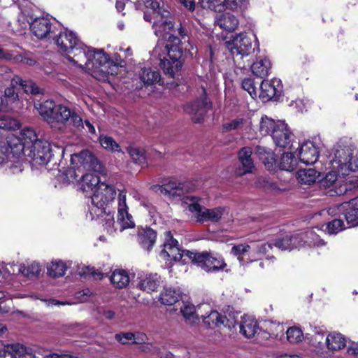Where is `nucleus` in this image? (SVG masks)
I'll list each match as a JSON object with an SVG mask.
<instances>
[{"label": "nucleus", "mask_w": 358, "mask_h": 358, "mask_svg": "<svg viewBox=\"0 0 358 358\" xmlns=\"http://www.w3.org/2000/svg\"><path fill=\"white\" fill-rule=\"evenodd\" d=\"M41 271L40 264L38 262H33L27 266L24 264L20 265L19 271L24 275L29 278L37 277Z\"/></svg>", "instance_id": "nucleus-45"}, {"label": "nucleus", "mask_w": 358, "mask_h": 358, "mask_svg": "<svg viewBox=\"0 0 358 358\" xmlns=\"http://www.w3.org/2000/svg\"><path fill=\"white\" fill-rule=\"evenodd\" d=\"M272 139L278 147L290 148L292 145L294 134L285 121L278 120L277 127L273 131Z\"/></svg>", "instance_id": "nucleus-17"}, {"label": "nucleus", "mask_w": 358, "mask_h": 358, "mask_svg": "<svg viewBox=\"0 0 358 358\" xmlns=\"http://www.w3.org/2000/svg\"><path fill=\"white\" fill-rule=\"evenodd\" d=\"M326 335L324 332L318 331L313 336L310 343L317 352H322L326 348Z\"/></svg>", "instance_id": "nucleus-48"}, {"label": "nucleus", "mask_w": 358, "mask_h": 358, "mask_svg": "<svg viewBox=\"0 0 358 358\" xmlns=\"http://www.w3.org/2000/svg\"><path fill=\"white\" fill-rule=\"evenodd\" d=\"M201 317L204 324L211 329L223 326V327L231 330L236 325V320L228 319L225 315L211 309L209 313L201 315Z\"/></svg>", "instance_id": "nucleus-18"}, {"label": "nucleus", "mask_w": 358, "mask_h": 358, "mask_svg": "<svg viewBox=\"0 0 358 358\" xmlns=\"http://www.w3.org/2000/svg\"><path fill=\"white\" fill-rule=\"evenodd\" d=\"M252 150L250 147H245L242 148L238 152V159L241 161L243 159L251 157Z\"/></svg>", "instance_id": "nucleus-64"}, {"label": "nucleus", "mask_w": 358, "mask_h": 358, "mask_svg": "<svg viewBox=\"0 0 358 358\" xmlns=\"http://www.w3.org/2000/svg\"><path fill=\"white\" fill-rule=\"evenodd\" d=\"M83 271L80 272V274L81 275H91L95 279H101L103 277V273L96 271L94 268L86 267L85 268H83Z\"/></svg>", "instance_id": "nucleus-60"}, {"label": "nucleus", "mask_w": 358, "mask_h": 358, "mask_svg": "<svg viewBox=\"0 0 358 358\" xmlns=\"http://www.w3.org/2000/svg\"><path fill=\"white\" fill-rule=\"evenodd\" d=\"M182 206L192 219L201 223L217 222L226 212L224 207L207 208L201 204V199L192 195H185L182 199Z\"/></svg>", "instance_id": "nucleus-4"}, {"label": "nucleus", "mask_w": 358, "mask_h": 358, "mask_svg": "<svg viewBox=\"0 0 358 358\" xmlns=\"http://www.w3.org/2000/svg\"><path fill=\"white\" fill-rule=\"evenodd\" d=\"M157 234L154 229L146 228L138 236V241L141 247L150 251L154 246L156 241Z\"/></svg>", "instance_id": "nucleus-35"}, {"label": "nucleus", "mask_w": 358, "mask_h": 358, "mask_svg": "<svg viewBox=\"0 0 358 358\" xmlns=\"http://www.w3.org/2000/svg\"><path fill=\"white\" fill-rule=\"evenodd\" d=\"M66 264L61 260L52 261L47 266L48 275L52 278H59L63 276L66 271Z\"/></svg>", "instance_id": "nucleus-39"}, {"label": "nucleus", "mask_w": 358, "mask_h": 358, "mask_svg": "<svg viewBox=\"0 0 358 358\" xmlns=\"http://www.w3.org/2000/svg\"><path fill=\"white\" fill-rule=\"evenodd\" d=\"M271 69L269 59L265 55L257 57L255 62L251 66L252 73L257 77L264 78L268 76Z\"/></svg>", "instance_id": "nucleus-25"}, {"label": "nucleus", "mask_w": 358, "mask_h": 358, "mask_svg": "<svg viewBox=\"0 0 358 358\" xmlns=\"http://www.w3.org/2000/svg\"><path fill=\"white\" fill-rule=\"evenodd\" d=\"M17 85H12L10 87L5 90L4 96L8 98L10 102L14 103L18 99L17 93L15 92V86Z\"/></svg>", "instance_id": "nucleus-57"}, {"label": "nucleus", "mask_w": 358, "mask_h": 358, "mask_svg": "<svg viewBox=\"0 0 358 358\" xmlns=\"http://www.w3.org/2000/svg\"><path fill=\"white\" fill-rule=\"evenodd\" d=\"M215 24L223 30L232 32L238 28L239 20L235 15L231 13H224L216 18Z\"/></svg>", "instance_id": "nucleus-26"}, {"label": "nucleus", "mask_w": 358, "mask_h": 358, "mask_svg": "<svg viewBox=\"0 0 358 358\" xmlns=\"http://www.w3.org/2000/svg\"><path fill=\"white\" fill-rule=\"evenodd\" d=\"M251 246L246 244L234 245L231 248V253L237 257L241 264L253 261L250 255Z\"/></svg>", "instance_id": "nucleus-37"}, {"label": "nucleus", "mask_w": 358, "mask_h": 358, "mask_svg": "<svg viewBox=\"0 0 358 358\" xmlns=\"http://www.w3.org/2000/svg\"><path fill=\"white\" fill-rule=\"evenodd\" d=\"M10 150L13 151L12 157L20 153L24 154L26 148H31L36 141H41L34 129L25 127L22 129L18 136L14 135L7 138Z\"/></svg>", "instance_id": "nucleus-11"}, {"label": "nucleus", "mask_w": 358, "mask_h": 358, "mask_svg": "<svg viewBox=\"0 0 358 358\" xmlns=\"http://www.w3.org/2000/svg\"><path fill=\"white\" fill-rule=\"evenodd\" d=\"M115 338L121 344H133L134 336L131 332H121L116 334Z\"/></svg>", "instance_id": "nucleus-55"}, {"label": "nucleus", "mask_w": 358, "mask_h": 358, "mask_svg": "<svg viewBox=\"0 0 358 358\" xmlns=\"http://www.w3.org/2000/svg\"><path fill=\"white\" fill-rule=\"evenodd\" d=\"M99 141L101 147L109 152H120L119 144L110 136L101 135Z\"/></svg>", "instance_id": "nucleus-47"}, {"label": "nucleus", "mask_w": 358, "mask_h": 358, "mask_svg": "<svg viewBox=\"0 0 358 358\" xmlns=\"http://www.w3.org/2000/svg\"><path fill=\"white\" fill-rule=\"evenodd\" d=\"M299 236V237H303L300 241V243L303 244L302 246L321 247L325 245V242L320 238L319 236L316 234L313 229H309L304 233H301Z\"/></svg>", "instance_id": "nucleus-36"}, {"label": "nucleus", "mask_w": 358, "mask_h": 358, "mask_svg": "<svg viewBox=\"0 0 358 358\" xmlns=\"http://www.w3.org/2000/svg\"><path fill=\"white\" fill-rule=\"evenodd\" d=\"M29 26L32 33L40 39L47 38L50 42L54 34L57 32L56 25H53L50 20L47 17H37L30 22L29 20L27 23H24L23 28Z\"/></svg>", "instance_id": "nucleus-14"}, {"label": "nucleus", "mask_w": 358, "mask_h": 358, "mask_svg": "<svg viewBox=\"0 0 358 358\" xmlns=\"http://www.w3.org/2000/svg\"><path fill=\"white\" fill-rule=\"evenodd\" d=\"M202 94L199 99L185 105V111L191 115L194 122H200L211 107L210 103L208 101L206 92L203 87L201 88Z\"/></svg>", "instance_id": "nucleus-16"}, {"label": "nucleus", "mask_w": 358, "mask_h": 358, "mask_svg": "<svg viewBox=\"0 0 358 358\" xmlns=\"http://www.w3.org/2000/svg\"><path fill=\"white\" fill-rule=\"evenodd\" d=\"M240 162L244 168L243 173L252 172V169L254 168V165L253 161L251 157L248 159H243Z\"/></svg>", "instance_id": "nucleus-62"}, {"label": "nucleus", "mask_w": 358, "mask_h": 358, "mask_svg": "<svg viewBox=\"0 0 358 358\" xmlns=\"http://www.w3.org/2000/svg\"><path fill=\"white\" fill-rule=\"evenodd\" d=\"M139 78L142 83L147 85L157 83L161 85V75L159 72L150 67L142 68L139 73Z\"/></svg>", "instance_id": "nucleus-34"}, {"label": "nucleus", "mask_w": 358, "mask_h": 358, "mask_svg": "<svg viewBox=\"0 0 358 358\" xmlns=\"http://www.w3.org/2000/svg\"><path fill=\"white\" fill-rule=\"evenodd\" d=\"M320 176V173L313 168L300 169L296 173L298 181L304 185H310L315 183L319 179Z\"/></svg>", "instance_id": "nucleus-33"}, {"label": "nucleus", "mask_w": 358, "mask_h": 358, "mask_svg": "<svg viewBox=\"0 0 358 358\" xmlns=\"http://www.w3.org/2000/svg\"><path fill=\"white\" fill-rule=\"evenodd\" d=\"M96 172L89 171L86 173H82L80 182V189L84 192H94L97 187L102 183L99 177L96 174Z\"/></svg>", "instance_id": "nucleus-27"}, {"label": "nucleus", "mask_w": 358, "mask_h": 358, "mask_svg": "<svg viewBox=\"0 0 358 358\" xmlns=\"http://www.w3.org/2000/svg\"><path fill=\"white\" fill-rule=\"evenodd\" d=\"M71 163L79 173H82L89 171L99 172L101 169L99 160L89 150H85L79 153L72 155Z\"/></svg>", "instance_id": "nucleus-13"}, {"label": "nucleus", "mask_w": 358, "mask_h": 358, "mask_svg": "<svg viewBox=\"0 0 358 358\" xmlns=\"http://www.w3.org/2000/svg\"><path fill=\"white\" fill-rule=\"evenodd\" d=\"M298 164V159L292 152H284L278 163H276V168L280 170L291 172L295 169Z\"/></svg>", "instance_id": "nucleus-32"}, {"label": "nucleus", "mask_w": 358, "mask_h": 358, "mask_svg": "<svg viewBox=\"0 0 358 358\" xmlns=\"http://www.w3.org/2000/svg\"><path fill=\"white\" fill-rule=\"evenodd\" d=\"M52 42L66 55L70 62L88 71L96 80L105 81L108 76L117 73L118 65L113 64L102 50H96L85 45L71 31L58 27Z\"/></svg>", "instance_id": "nucleus-2"}, {"label": "nucleus", "mask_w": 358, "mask_h": 358, "mask_svg": "<svg viewBox=\"0 0 358 358\" xmlns=\"http://www.w3.org/2000/svg\"><path fill=\"white\" fill-rule=\"evenodd\" d=\"M133 336H134L133 343H136V344L144 343L148 340L146 334L143 332L138 331L136 333H133Z\"/></svg>", "instance_id": "nucleus-63"}, {"label": "nucleus", "mask_w": 358, "mask_h": 358, "mask_svg": "<svg viewBox=\"0 0 358 358\" xmlns=\"http://www.w3.org/2000/svg\"><path fill=\"white\" fill-rule=\"evenodd\" d=\"M278 124V120L275 121L271 117H268L266 115H264L261 117L259 125V131L261 135L266 136L271 135L273 136V131L276 129Z\"/></svg>", "instance_id": "nucleus-41"}, {"label": "nucleus", "mask_w": 358, "mask_h": 358, "mask_svg": "<svg viewBox=\"0 0 358 358\" xmlns=\"http://www.w3.org/2000/svg\"><path fill=\"white\" fill-rule=\"evenodd\" d=\"M206 308L210 309L208 305L206 304L200 306L198 308V311H201V309L206 310ZM180 311L187 324L194 326L199 323V312L196 313V308L193 304L189 303H183L182 306L180 308Z\"/></svg>", "instance_id": "nucleus-23"}, {"label": "nucleus", "mask_w": 358, "mask_h": 358, "mask_svg": "<svg viewBox=\"0 0 358 358\" xmlns=\"http://www.w3.org/2000/svg\"><path fill=\"white\" fill-rule=\"evenodd\" d=\"M116 190L113 185L103 182L101 183L91 198L89 212L87 215L91 220L101 219L104 229L110 235L116 231H122L135 227L132 215L129 213L126 202V192L120 191L118 194L117 222L114 217L107 212L108 204L115 199Z\"/></svg>", "instance_id": "nucleus-3"}, {"label": "nucleus", "mask_w": 358, "mask_h": 358, "mask_svg": "<svg viewBox=\"0 0 358 358\" xmlns=\"http://www.w3.org/2000/svg\"><path fill=\"white\" fill-rule=\"evenodd\" d=\"M195 252L189 250H182L178 247V242L174 239L171 231L164 233V243L163 249L159 253L160 257L171 264L172 262H181L182 264L187 263L188 260L193 262Z\"/></svg>", "instance_id": "nucleus-9"}, {"label": "nucleus", "mask_w": 358, "mask_h": 358, "mask_svg": "<svg viewBox=\"0 0 358 358\" xmlns=\"http://www.w3.org/2000/svg\"><path fill=\"white\" fill-rule=\"evenodd\" d=\"M58 172V180L63 183L73 182L74 180H77V178L81 173L78 171L77 169L75 168L73 165H71V168L63 172H61L60 171Z\"/></svg>", "instance_id": "nucleus-46"}, {"label": "nucleus", "mask_w": 358, "mask_h": 358, "mask_svg": "<svg viewBox=\"0 0 358 358\" xmlns=\"http://www.w3.org/2000/svg\"><path fill=\"white\" fill-rule=\"evenodd\" d=\"M12 85H18L26 93L37 94L40 89L31 80H24L20 76H15L12 79Z\"/></svg>", "instance_id": "nucleus-44"}, {"label": "nucleus", "mask_w": 358, "mask_h": 358, "mask_svg": "<svg viewBox=\"0 0 358 358\" xmlns=\"http://www.w3.org/2000/svg\"><path fill=\"white\" fill-rule=\"evenodd\" d=\"M144 206L148 210V214L150 217V221L152 222V223L153 224L160 223L161 216L159 213L157 212L156 208L149 204H146Z\"/></svg>", "instance_id": "nucleus-56"}, {"label": "nucleus", "mask_w": 358, "mask_h": 358, "mask_svg": "<svg viewBox=\"0 0 358 358\" xmlns=\"http://www.w3.org/2000/svg\"><path fill=\"white\" fill-rule=\"evenodd\" d=\"M11 154L13 151L10 150L8 141L0 140V165L7 162Z\"/></svg>", "instance_id": "nucleus-52"}, {"label": "nucleus", "mask_w": 358, "mask_h": 358, "mask_svg": "<svg viewBox=\"0 0 358 358\" xmlns=\"http://www.w3.org/2000/svg\"><path fill=\"white\" fill-rule=\"evenodd\" d=\"M326 348L332 352L343 349L346 345L343 335L338 332H331L326 336Z\"/></svg>", "instance_id": "nucleus-31"}, {"label": "nucleus", "mask_w": 358, "mask_h": 358, "mask_svg": "<svg viewBox=\"0 0 358 358\" xmlns=\"http://www.w3.org/2000/svg\"><path fill=\"white\" fill-rule=\"evenodd\" d=\"M180 297L178 290L172 288H164L159 296V301L166 306H171L176 303Z\"/></svg>", "instance_id": "nucleus-40"}, {"label": "nucleus", "mask_w": 358, "mask_h": 358, "mask_svg": "<svg viewBox=\"0 0 358 358\" xmlns=\"http://www.w3.org/2000/svg\"><path fill=\"white\" fill-rule=\"evenodd\" d=\"M282 90V85L280 79L264 80L260 85L259 97L263 101H268L273 98L278 97Z\"/></svg>", "instance_id": "nucleus-19"}, {"label": "nucleus", "mask_w": 358, "mask_h": 358, "mask_svg": "<svg viewBox=\"0 0 358 358\" xmlns=\"http://www.w3.org/2000/svg\"><path fill=\"white\" fill-rule=\"evenodd\" d=\"M239 327L241 333L246 338L253 337L259 329L257 321L250 315L242 317Z\"/></svg>", "instance_id": "nucleus-28"}, {"label": "nucleus", "mask_w": 358, "mask_h": 358, "mask_svg": "<svg viewBox=\"0 0 358 358\" xmlns=\"http://www.w3.org/2000/svg\"><path fill=\"white\" fill-rule=\"evenodd\" d=\"M34 107L50 127L55 130L63 129L71 115V110L66 106L57 104L52 100L37 101Z\"/></svg>", "instance_id": "nucleus-5"}, {"label": "nucleus", "mask_w": 358, "mask_h": 358, "mask_svg": "<svg viewBox=\"0 0 358 358\" xmlns=\"http://www.w3.org/2000/svg\"><path fill=\"white\" fill-rule=\"evenodd\" d=\"M0 59L12 60L14 63L23 64L29 66H38V63L35 57L30 53L22 55H13L7 52L0 46Z\"/></svg>", "instance_id": "nucleus-24"}, {"label": "nucleus", "mask_w": 358, "mask_h": 358, "mask_svg": "<svg viewBox=\"0 0 358 358\" xmlns=\"http://www.w3.org/2000/svg\"><path fill=\"white\" fill-rule=\"evenodd\" d=\"M287 339L290 343H298L304 338L302 330L297 327H291L286 331Z\"/></svg>", "instance_id": "nucleus-49"}, {"label": "nucleus", "mask_w": 358, "mask_h": 358, "mask_svg": "<svg viewBox=\"0 0 358 358\" xmlns=\"http://www.w3.org/2000/svg\"><path fill=\"white\" fill-rule=\"evenodd\" d=\"M68 122L76 128L83 127V119L74 111H71V115Z\"/></svg>", "instance_id": "nucleus-59"}, {"label": "nucleus", "mask_w": 358, "mask_h": 358, "mask_svg": "<svg viewBox=\"0 0 358 358\" xmlns=\"http://www.w3.org/2000/svg\"><path fill=\"white\" fill-rule=\"evenodd\" d=\"M341 208L344 211V216L347 227L341 219H334L332 221L322 224L321 229L329 234H336L346 228L355 227L358 225V200L354 198L348 202L343 203Z\"/></svg>", "instance_id": "nucleus-6"}, {"label": "nucleus", "mask_w": 358, "mask_h": 358, "mask_svg": "<svg viewBox=\"0 0 358 358\" xmlns=\"http://www.w3.org/2000/svg\"><path fill=\"white\" fill-rule=\"evenodd\" d=\"M10 353H15L16 358H36L31 349L18 343L15 344V350Z\"/></svg>", "instance_id": "nucleus-51"}, {"label": "nucleus", "mask_w": 358, "mask_h": 358, "mask_svg": "<svg viewBox=\"0 0 358 358\" xmlns=\"http://www.w3.org/2000/svg\"><path fill=\"white\" fill-rule=\"evenodd\" d=\"M63 152L61 147L54 145L45 140L36 141L31 148H26L24 156L29 157L34 164L38 165H45L48 164L55 153Z\"/></svg>", "instance_id": "nucleus-10"}, {"label": "nucleus", "mask_w": 358, "mask_h": 358, "mask_svg": "<svg viewBox=\"0 0 358 358\" xmlns=\"http://www.w3.org/2000/svg\"><path fill=\"white\" fill-rule=\"evenodd\" d=\"M199 3L203 8L216 12L229 10L237 14H243L250 6V0H199Z\"/></svg>", "instance_id": "nucleus-12"}, {"label": "nucleus", "mask_w": 358, "mask_h": 358, "mask_svg": "<svg viewBox=\"0 0 358 358\" xmlns=\"http://www.w3.org/2000/svg\"><path fill=\"white\" fill-rule=\"evenodd\" d=\"M255 154L258 155L268 171H271L276 169L275 155L270 149L262 146H257L255 148Z\"/></svg>", "instance_id": "nucleus-30"}, {"label": "nucleus", "mask_w": 358, "mask_h": 358, "mask_svg": "<svg viewBox=\"0 0 358 358\" xmlns=\"http://www.w3.org/2000/svg\"><path fill=\"white\" fill-rule=\"evenodd\" d=\"M127 151L129 156L136 164L141 166L145 164V157L143 150L136 147H129Z\"/></svg>", "instance_id": "nucleus-50"}, {"label": "nucleus", "mask_w": 358, "mask_h": 358, "mask_svg": "<svg viewBox=\"0 0 358 358\" xmlns=\"http://www.w3.org/2000/svg\"><path fill=\"white\" fill-rule=\"evenodd\" d=\"M242 87L246 90L252 98L257 96V89L254 85V81L251 78H245L242 82Z\"/></svg>", "instance_id": "nucleus-54"}, {"label": "nucleus", "mask_w": 358, "mask_h": 358, "mask_svg": "<svg viewBox=\"0 0 358 358\" xmlns=\"http://www.w3.org/2000/svg\"><path fill=\"white\" fill-rule=\"evenodd\" d=\"M319 153L317 146L310 141L302 143L298 150L299 159L305 164H315L318 159Z\"/></svg>", "instance_id": "nucleus-21"}, {"label": "nucleus", "mask_w": 358, "mask_h": 358, "mask_svg": "<svg viewBox=\"0 0 358 358\" xmlns=\"http://www.w3.org/2000/svg\"><path fill=\"white\" fill-rule=\"evenodd\" d=\"M357 154V150H352L350 147L337 145L335 148L334 157L331 160L333 168L338 169L344 176L353 174L356 178L358 170Z\"/></svg>", "instance_id": "nucleus-7"}, {"label": "nucleus", "mask_w": 358, "mask_h": 358, "mask_svg": "<svg viewBox=\"0 0 358 358\" xmlns=\"http://www.w3.org/2000/svg\"><path fill=\"white\" fill-rule=\"evenodd\" d=\"M339 184L337 174L334 171L329 172L321 181L322 186L326 189L327 194H329L330 196L342 194L345 192L346 188H343Z\"/></svg>", "instance_id": "nucleus-22"}, {"label": "nucleus", "mask_w": 358, "mask_h": 358, "mask_svg": "<svg viewBox=\"0 0 358 358\" xmlns=\"http://www.w3.org/2000/svg\"><path fill=\"white\" fill-rule=\"evenodd\" d=\"M193 262L206 272H217L227 266L224 259L217 254L195 252Z\"/></svg>", "instance_id": "nucleus-15"}, {"label": "nucleus", "mask_w": 358, "mask_h": 358, "mask_svg": "<svg viewBox=\"0 0 358 358\" xmlns=\"http://www.w3.org/2000/svg\"><path fill=\"white\" fill-rule=\"evenodd\" d=\"M303 238V237H299V234L287 235L282 238L277 240L274 245L282 250H292L302 247L303 244L300 243V241Z\"/></svg>", "instance_id": "nucleus-29"}, {"label": "nucleus", "mask_w": 358, "mask_h": 358, "mask_svg": "<svg viewBox=\"0 0 358 358\" xmlns=\"http://www.w3.org/2000/svg\"><path fill=\"white\" fill-rule=\"evenodd\" d=\"M145 6L144 20L152 22V29L157 37L166 38V45L157 44L152 55L160 60V66L164 73L174 78L180 70L182 62V50L180 47V40L171 32L173 29V20L170 12L161 7L157 0H143Z\"/></svg>", "instance_id": "nucleus-1"}, {"label": "nucleus", "mask_w": 358, "mask_h": 358, "mask_svg": "<svg viewBox=\"0 0 358 358\" xmlns=\"http://www.w3.org/2000/svg\"><path fill=\"white\" fill-rule=\"evenodd\" d=\"M20 127L19 122L9 116H0V128L3 129H16Z\"/></svg>", "instance_id": "nucleus-53"}, {"label": "nucleus", "mask_w": 358, "mask_h": 358, "mask_svg": "<svg viewBox=\"0 0 358 358\" xmlns=\"http://www.w3.org/2000/svg\"><path fill=\"white\" fill-rule=\"evenodd\" d=\"M15 350V344L8 345L0 348V358H16L15 353H10Z\"/></svg>", "instance_id": "nucleus-58"}, {"label": "nucleus", "mask_w": 358, "mask_h": 358, "mask_svg": "<svg viewBox=\"0 0 358 358\" xmlns=\"http://www.w3.org/2000/svg\"><path fill=\"white\" fill-rule=\"evenodd\" d=\"M162 282L157 273H139L136 279V287L139 289L151 293L156 292Z\"/></svg>", "instance_id": "nucleus-20"}, {"label": "nucleus", "mask_w": 358, "mask_h": 358, "mask_svg": "<svg viewBox=\"0 0 358 358\" xmlns=\"http://www.w3.org/2000/svg\"><path fill=\"white\" fill-rule=\"evenodd\" d=\"M184 185L176 180H171L164 184V194L170 196H181L183 194Z\"/></svg>", "instance_id": "nucleus-43"}, {"label": "nucleus", "mask_w": 358, "mask_h": 358, "mask_svg": "<svg viewBox=\"0 0 358 358\" xmlns=\"http://www.w3.org/2000/svg\"><path fill=\"white\" fill-rule=\"evenodd\" d=\"M13 103L10 102L8 98L0 96V112L8 111L13 109Z\"/></svg>", "instance_id": "nucleus-61"}, {"label": "nucleus", "mask_w": 358, "mask_h": 358, "mask_svg": "<svg viewBox=\"0 0 358 358\" xmlns=\"http://www.w3.org/2000/svg\"><path fill=\"white\" fill-rule=\"evenodd\" d=\"M251 124V121L248 117H238L231 122H226L223 124V130L225 131L241 129L243 128H249Z\"/></svg>", "instance_id": "nucleus-42"}, {"label": "nucleus", "mask_w": 358, "mask_h": 358, "mask_svg": "<svg viewBox=\"0 0 358 358\" xmlns=\"http://www.w3.org/2000/svg\"><path fill=\"white\" fill-rule=\"evenodd\" d=\"M110 280L115 287L122 289L129 285L130 278L126 271L116 269L113 272Z\"/></svg>", "instance_id": "nucleus-38"}, {"label": "nucleus", "mask_w": 358, "mask_h": 358, "mask_svg": "<svg viewBox=\"0 0 358 358\" xmlns=\"http://www.w3.org/2000/svg\"><path fill=\"white\" fill-rule=\"evenodd\" d=\"M227 48L234 56L241 57L249 55L256 49L259 51V41L254 33L241 32L233 35L225 43Z\"/></svg>", "instance_id": "nucleus-8"}]
</instances>
